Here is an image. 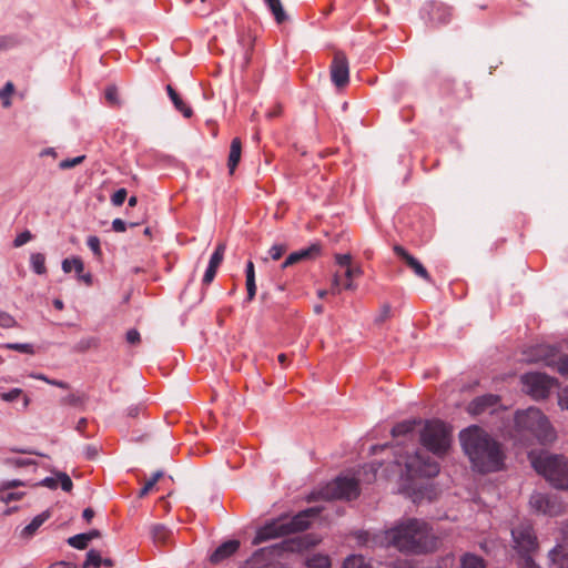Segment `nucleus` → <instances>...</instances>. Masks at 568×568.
<instances>
[{
  "label": "nucleus",
  "mask_w": 568,
  "mask_h": 568,
  "mask_svg": "<svg viewBox=\"0 0 568 568\" xmlns=\"http://www.w3.org/2000/svg\"><path fill=\"white\" fill-rule=\"evenodd\" d=\"M383 540L386 546L410 555L432 552L438 546V538L432 527L426 521L417 518H406L397 521L384 531Z\"/></svg>",
  "instance_id": "obj_1"
},
{
  "label": "nucleus",
  "mask_w": 568,
  "mask_h": 568,
  "mask_svg": "<svg viewBox=\"0 0 568 568\" xmlns=\"http://www.w3.org/2000/svg\"><path fill=\"white\" fill-rule=\"evenodd\" d=\"M464 453L469 458L473 468L479 473H490L501 469L504 453L500 444L479 426H469L459 434Z\"/></svg>",
  "instance_id": "obj_2"
},
{
  "label": "nucleus",
  "mask_w": 568,
  "mask_h": 568,
  "mask_svg": "<svg viewBox=\"0 0 568 568\" xmlns=\"http://www.w3.org/2000/svg\"><path fill=\"white\" fill-rule=\"evenodd\" d=\"M511 437L523 445H529L534 439L545 444L555 439V433L547 417L540 409L529 407L517 412L514 417Z\"/></svg>",
  "instance_id": "obj_3"
},
{
  "label": "nucleus",
  "mask_w": 568,
  "mask_h": 568,
  "mask_svg": "<svg viewBox=\"0 0 568 568\" xmlns=\"http://www.w3.org/2000/svg\"><path fill=\"white\" fill-rule=\"evenodd\" d=\"M322 511L321 507H311L300 511L294 517H280L261 527L253 539V545H260L270 539L303 531L308 528L311 520Z\"/></svg>",
  "instance_id": "obj_4"
},
{
  "label": "nucleus",
  "mask_w": 568,
  "mask_h": 568,
  "mask_svg": "<svg viewBox=\"0 0 568 568\" xmlns=\"http://www.w3.org/2000/svg\"><path fill=\"white\" fill-rule=\"evenodd\" d=\"M534 469L542 475L554 487L568 489V462L565 457L541 453L529 454Z\"/></svg>",
  "instance_id": "obj_5"
},
{
  "label": "nucleus",
  "mask_w": 568,
  "mask_h": 568,
  "mask_svg": "<svg viewBox=\"0 0 568 568\" xmlns=\"http://www.w3.org/2000/svg\"><path fill=\"white\" fill-rule=\"evenodd\" d=\"M420 440L428 452L443 456L450 446V429L440 420L427 422L420 434Z\"/></svg>",
  "instance_id": "obj_6"
},
{
  "label": "nucleus",
  "mask_w": 568,
  "mask_h": 568,
  "mask_svg": "<svg viewBox=\"0 0 568 568\" xmlns=\"http://www.w3.org/2000/svg\"><path fill=\"white\" fill-rule=\"evenodd\" d=\"M402 465V460H397ZM406 476L410 479L417 477H435L439 473V465L427 453L416 452L414 455H408L404 460Z\"/></svg>",
  "instance_id": "obj_7"
},
{
  "label": "nucleus",
  "mask_w": 568,
  "mask_h": 568,
  "mask_svg": "<svg viewBox=\"0 0 568 568\" xmlns=\"http://www.w3.org/2000/svg\"><path fill=\"white\" fill-rule=\"evenodd\" d=\"M318 495L323 499H354L359 495L358 481L353 477H337L323 487Z\"/></svg>",
  "instance_id": "obj_8"
},
{
  "label": "nucleus",
  "mask_w": 568,
  "mask_h": 568,
  "mask_svg": "<svg viewBox=\"0 0 568 568\" xmlns=\"http://www.w3.org/2000/svg\"><path fill=\"white\" fill-rule=\"evenodd\" d=\"M555 379L544 373H527L521 376L524 390L535 399L548 397Z\"/></svg>",
  "instance_id": "obj_9"
},
{
  "label": "nucleus",
  "mask_w": 568,
  "mask_h": 568,
  "mask_svg": "<svg viewBox=\"0 0 568 568\" xmlns=\"http://www.w3.org/2000/svg\"><path fill=\"white\" fill-rule=\"evenodd\" d=\"M515 548L520 555H528L538 548L537 537L528 521L519 523L511 529Z\"/></svg>",
  "instance_id": "obj_10"
},
{
  "label": "nucleus",
  "mask_w": 568,
  "mask_h": 568,
  "mask_svg": "<svg viewBox=\"0 0 568 568\" xmlns=\"http://www.w3.org/2000/svg\"><path fill=\"white\" fill-rule=\"evenodd\" d=\"M529 505L537 513L548 516H558L565 510V505L557 495L535 493L530 496Z\"/></svg>",
  "instance_id": "obj_11"
},
{
  "label": "nucleus",
  "mask_w": 568,
  "mask_h": 568,
  "mask_svg": "<svg viewBox=\"0 0 568 568\" xmlns=\"http://www.w3.org/2000/svg\"><path fill=\"white\" fill-rule=\"evenodd\" d=\"M535 362H544L546 366L554 367L559 374L568 377V355L557 356L556 349L551 346H539Z\"/></svg>",
  "instance_id": "obj_12"
},
{
  "label": "nucleus",
  "mask_w": 568,
  "mask_h": 568,
  "mask_svg": "<svg viewBox=\"0 0 568 568\" xmlns=\"http://www.w3.org/2000/svg\"><path fill=\"white\" fill-rule=\"evenodd\" d=\"M331 79L337 88H344L349 80L348 60L343 52L334 54L331 64Z\"/></svg>",
  "instance_id": "obj_13"
},
{
  "label": "nucleus",
  "mask_w": 568,
  "mask_h": 568,
  "mask_svg": "<svg viewBox=\"0 0 568 568\" xmlns=\"http://www.w3.org/2000/svg\"><path fill=\"white\" fill-rule=\"evenodd\" d=\"M322 252V246L320 243H313L306 248H302L300 251L291 253L285 261L282 263L281 268L285 270L291 267L297 263L314 260L320 256Z\"/></svg>",
  "instance_id": "obj_14"
},
{
  "label": "nucleus",
  "mask_w": 568,
  "mask_h": 568,
  "mask_svg": "<svg viewBox=\"0 0 568 568\" xmlns=\"http://www.w3.org/2000/svg\"><path fill=\"white\" fill-rule=\"evenodd\" d=\"M394 252L399 258H402L406 263V265L415 273L416 276L423 278L428 283H432V277L428 271L417 258L410 255L403 246L395 245Z\"/></svg>",
  "instance_id": "obj_15"
},
{
  "label": "nucleus",
  "mask_w": 568,
  "mask_h": 568,
  "mask_svg": "<svg viewBox=\"0 0 568 568\" xmlns=\"http://www.w3.org/2000/svg\"><path fill=\"white\" fill-rule=\"evenodd\" d=\"M225 250H226V244L224 242H221L217 244L215 251L211 255L209 266L203 276L204 285H209L213 282V280L216 275V271H217L219 266L221 265V263L223 262Z\"/></svg>",
  "instance_id": "obj_16"
},
{
  "label": "nucleus",
  "mask_w": 568,
  "mask_h": 568,
  "mask_svg": "<svg viewBox=\"0 0 568 568\" xmlns=\"http://www.w3.org/2000/svg\"><path fill=\"white\" fill-rule=\"evenodd\" d=\"M498 402L499 397L496 395L479 396L469 403L467 410L471 415H480L487 410L493 413Z\"/></svg>",
  "instance_id": "obj_17"
},
{
  "label": "nucleus",
  "mask_w": 568,
  "mask_h": 568,
  "mask_svg": "<svg viewBox=\"0 0 568 568\" xmlns=\"http://www.w3.org/2000/svg\"><path fill=\"white\" fill-rule=\"evenodd\" d=\"M240 548L239 540H227L220 545L210 556V561L212 564H220L221 561L227 559L233 554H235Z\"/></svg>",
  "instance_id": "obj_18"
},
{
  "label": "nucleus",
  "mask_w": 568,
  "mask_h": 568,
  "mask_svg": "<svg viewBox=\"0 0 568 568\" xmlns=\"http://www.w3.org/2000/svg\"><path fill=\"white\" fill-rule=\"evenodd\" d=\"M550 568H568V545L559 544L549 551Z\"/></svg>",
  "instance_id": "obj_19"
},
{
  "label": "nucleus",
  "mask_w": 568,
  "mask_h": 568,
  "mask_svg": "<svg viewBox=\"0 0 568 568\" xmlns=\"http://www.w3.org/2000/svg\"><path fill=\"white\" fill-rule=\"evenodd\" d=\"M241 154H242V142H241L240 138H234L231 142L230 154H229V160H227V166H229L231 174L234 173V171L241 160Z\"/></svg>",
  "instance_id": "obj_20"
},
{
  "label": "nucleus",
  "mask_w": 568,
  "mask_h": 568,
  "mask_svg": "<svg viewBox=\"0 0 568 568\" xmlns=\"http://www.w3.org/2000/svg\"><path fill=\"white\" fill-rule=\"evenodd\" d=\"M151 536L156 545H168L172 538V531L163 525H154L151 528Z\"/></svg>",
  "instance_id": "obj_21"
},
{
  "label": "nucleus",
  "mask_w": 568,
  "mask_h": 568,
  "mask_svg": "<svg viewBox=\"0 0 568 568\" xmlns=\"http://www.w3.org/2000/svg\"><path fill=\"white\" fill-rule=\"evenodd\" d=\"M247 301L251 302L256 295L255 268L252 261H248L245 270Z\"/></svg>",
  "instance_id": "obj_22"
},
{
  "label": "nucleus",
  "mask_w": 568,
  "mask_h": 568,
  "mask_svg": "<svg viewBox=\"0 0 568 568\" xmlns=\"http://www.w3.org/2000/svg\"><path fill=\"white\" fill-rule=\"evenodd\" d=\"M166 91L175 109L179 110L185 118H190L193 114V111L189 105L184 103L178 92L170 84L166 87Z\"/></svg>",
  "instance_id": "obj_23"
},
{
  "label": "nucleus",
  "mask_w": 568,
  "mask_h": 568,
  "mask_svg": "<svg viewBox=\"0 0 568 568\" xmlns=\"http://www.w3.org/2000/svg\"><path fill=\"white\" fill-rule=\"evenodd\" d=\"M50 510H45L40 515L36 516L31 520V523L23 528L22 535L26 537L32 536L44 524V521H47L50 518Z\"/></svg>",
  "instance_id": "obj_24"
},
{
  "label": "nucleus",
  "mask_w": 568,
  "mask_h": 568,
  "mask_svg": "<svg viewBox=\"0 0 568 568\" xmlns=\"http://www.w3.org/2000/svg\"><path fill=\"white\" fill-rule=\"evenodd\" d=\"M274 16L275 21L281 24L287 20V16L283 9L281 0H264Z\"/></svg>",
  "instance_id": "obj_25"
},
{
  "label": "nucleus",
  "mask_w": 568,
  "mask_h": 568,
  "mask_svg": "<svg viewBox=\"0 0 568 568\" xmlns=\"http://www.w3.org/2000/svg\"><path fill=\"white\" fill-rule=\"evenodd\" d=\"M31 267L34 273L42 275L47 273L45 256L42 253H33L30 256Z\"/></svg>",
  "instance_id": "obj_26"
},
{
  "label": "nucleus",
  "mask_w": 568,
  "mask_h": 568,
  "mask_svg": "<svg viewBox=\"0 0 568 568\" xmlns=\"http://www.w3.org/2000/svg\"><path fill=\"white\" fill-rule=\"evenodd\" d=\"M306 567L307 568H329L331 567V559L328 556L325 555H313L306 560Z\"/></svg>",
  "instance_id": "obj_27"
},
{
  "label": "nucleus",
  "mask_w": 568,
  "mask_h": 568,
  "mask_svg": "<svg viewBox=\"0 0 568 568\" xmlns=\"http://www.w3.org/2000/svg\"><path fill=\"white\" fill-rule=\"evenodd\" d=\"M62 270L65 273H70L74 270L80 275L84 270V265L79 257L65 258L62 261Z\"/></svg>",
  "instance_id": "obj_28"
},
{
  "label": "nucleus",
  "mask_w": 568,
  "mask_h": 568,
  "mask_svg": "<svg viewBox=\"0 0 568 568\" xmlns=\"http://www.w3.org/2000/svg\"><path fill=\"white\" fill-rule=\"evenodd\" d=\"M343 568H372L363 556L352 555L343 564Z\"/></svg>",
  "instance_id": "obj_29"
},
{
  "label": "nucleus",
  "mask_w": 568,
  "mask_h": 568,
  "mask_svg": "<svg viewBox=\"0 0 568 568\" xmlns=\"http://www.w3.org/2000/svg\"><path fill=\"white\" fill-rule=\"evenodd\" d=\"M462 568H485V564L480 557L467 554L462 558Z\"/></svg>",
  "instance_id": "obj_30"
},
{
  "label": "nucleus",
  "mask_w": 568,
  "mask_h": 568,
  "mask_svg": "<svg viewBox=\"0 0 568 568\" xmlns=\"http://www.w3.org/2000/svg\"><path fill=\"white\" fill-rule=\"evenodd\" d=\"M14 92V84L9 81L4 84V87L0 90V100L2 102L3 108H9L11 105V95Z\"/></svg>",
  "instance_id": "obj_31"
},
{
  "label": "nucleus",
  "mask_w": 568,
  "mask_h": 568,
  "mask_svg": "<svg viewBox=\"0 0 568 568\" xmlns=\"http://www.w3.org/2000/svg\"><path fill=\"white\" fill-rule=\"evenodd\" d=\"M162 477H163V471L162 470L155 471L152 475V477L145 481L144 486L142 487V489L139 493V496L140 497L146 496L153 489V487L159 481V479L162 478Z\"/></svg>",
  "instance_id": "obj_32"
},
{
  "label": "nucleus",
  "mask_w": 568,
  "mask_h": 568,
  "mask_svg": "<svg viewBox=\"0 0 568 568\" xmlns=\"http://www.w3.org/2000/svg\"><path fill=\"white\" fill-rule=\"evenodd\" d=\"M99 345V339L97 337H85V338H82L80 339L75 346H74V349L77 352H85L90 348H97Z\"/></svg>",
  "instance_id": "obj_33"
},
{
  "label": "nucleus",
  "mask_w": 568,
  "mask_h": 568,
  "mask_svg": "<svg viewBox=\"0 0 568 568\" xmlns=\"http://www.w3.org/2000/svg\"><path fill=\"white\" fill-rule=\"evenodd\" d=\"M101 564H102V559H101L100 552L94 549H91L87 554V559L83 562V568H89V567L99 568L101 566Z\"/></svg>",
  "instance_id": "obj_34"
},
{
  "label": "nucleus",
  "mask_w": 568,
  "mask_h": 568,
  "mask_svg": "<svg viewBox=\"0 0 568 568\" xmlns=\"http://www.w3.org/2000/svg\"><path fill=\"white\" fill-rule=\"evenodd\" d=\"M362 274V270L359 267H347L345 271L346 282L344 284L345 290H355V286L352 282V278L355 276H359Z\"/></svg>",
  "instance_id": "obj_35"
},
{
  "label": "nucleus",
  "mask_w": 568,
  "mask_h": 568,
  "mask_svg": "<svg viewBox=\"0 0 568 568\" xmlns=\"http://www.w3.org/2000/svg\"><path fill=\"white\" fill-rule=\"evenodd\" d=\"M89 538L84 534H79L68 539V544L77 549H85Z\"/></svg>",
  "instance_id": "obj_36"
},
{
  "label": "nucleus",
  "mask_w": 568,
  "mask_h": 568,
  "mask_svg": "<svg viewBox=\"0 0 568 568\" xmlns=\"http://www.w3.org/2000/svg\"><path fill=\"white\" fill-rule=\"evenodd\" d=\"M30 376L34 379H39V381H43L50 385H53V386H57V387H60V388H69V384L65 383V382H62V381H58V379H51L49 378L48 376H45L44 374H30Z\"/></svg>",
  "instance_id": "obj_37"
},
{
  "label": "nucleus",
  "mask_w": 568,
  "mask_h": 568,
  "mask_svg": "<svg viewBox=\"0 0 568 568\" xmlns=\"http://www.w3.org/2000/svg\"><path fill=\"white\" fill-rule=\"evenodd\" d=\"M3 347L20 353L33 354V346L31 344L7 343L3 345Z\"/></svg>",
  "instance_id": "obj_38"
},
{
  "label": "nucleus",
  "mask_w": 568,
  "mask_h": 568,
  "mask_svg": "<svg viewBox=\"0 0 568 568\" xmlns=\"http://www.w3.org/2000/svg\"><path fill=\"white\" fill-rule=\"evenodd\" d=\"M18 326L16 318L7 312L0 311V327L12 328Z\"/></svg>",
  "instance_id": "obj_39"
},
{
  "label": "nucleus",
  "mask_w": 568,
  "mask_h": 568,
  "mask_svg": "<svg viewBox=\"0 0 568 568\" xmlns=\"http://www.w3.org/2000/svg\"><path fill=\"white\" fill-rule=\"evenodd\" d=\"M85 400V397L83 395L79 394H69L68 396L63 397L61 399V404L69 405V406H79L82 405Z\"/></svg>",
  "instance_id": "obj_40"
},
{
  "label": "nucleus",
  "mask_w": 568,
  "mask_h": 568,
  "mask_svg": "<svg viewBox=\"0 0 568 568\" xmlns=\"http://www.w3.org/2000/svg\"><path fill=\"white\" fill-rule=\"evenodd\" d=\"M58 485L60 484L62 490L69 493L73 488V483L68 474L65 473H58Z\"/></svg>",
  "instance_id": "obj_41"
},
{
  "label": "nucleus",
  "mask_w": 568,
  "mask_h": 568,
  "mask_svg": "<svg viewBox=\"0 0 568 568\" xmlns=\"http://www.w3.org/2000/svg\"><path fill=\"white\" fill-rule=\"evenodd\" d=\"M286 251H287V246L285 244H274L268 250V254L272 260L277 261L284 255V253Z\"/></svg>",
  "instance_id": "obj_42"
},
{
  "label": "nucleus",
  "mask_w": 568,
  "mask_h": 568,
  "mask_svg": "<svg viewBox=\"0 0 568 568\" xmlns=\"http://www.w3.org/2000/svg\"><path fill=\"white\" fill-rule=\"evenodd\" d=\"M128 192L125 189H119L114 194L111 196V202L114 206H121L125 199H126Z\"/></svg>",
  "instance_id": "obj_43"
},
{
  "label": "nucleus",
  "mask_w": 568,
  "mask_h": 568,
  "mask_svg": "<svg viewBox=\"0 0 568 568\" xmlns=\"http://www.w3.org/2000/svg\"><path fill=\"white\" fill-rule=\"evenodd\" d=\"M84 158H85L84 155H80V156H77V158H73V159L63 160V161L60 162L59 166L62 170L74 168L78 164L82 163Z\"/></svg>",
  "instance_id": "obj_44"
},
{
  "label": "nucleus",
  "mask_w": 568,
  "mask_h": 568,
  "mask_svg": "<svg viewBox=\"0 0 568 568\" xmlns=\"http://www.w3.org/2000/svg\"><path fill=\"white\" fill-rule=\"evenodd\" d=\"M105 99L111 105H118L119 104L118 89L113 85L108 87L105 90Z\"/></svg>",
  "instance_id": "obj_45"
},
{
  "label": "nucleus",
  "mask_w": 568,
  "mask_h": 568,
  "mask_svg": "<svg viewBox=\"0 0 568 568\" xmlns=\"http://www.w3.org/2000/svg\"><path fill=\"white\" fill-rule=\"evenodd\" d=\"M32 239V234L30 231H24L22 233H20L13 241V246L14 247H20L22 245H24L26 243H28L30 240Z\"/></svg>",
  "instance_id": "obj_46"
},
{
  "label": "nucleus",
  "mask_w": 568,
  "mask_h": 568,
  "mask_svg": "<svg viewBox=\"0 0 568 568\" xmlns=\"http://www.w3.org/2000/svg\"><path fill=\"white\" fill-rule=\"evenodd\" d=\"M88 246L90 250L94 253V255L100 256L101 255V247H100V240L98 236H89L87 241Z\"/></svg>",
  "instance_id": "obj_47"
},
{
  "label": "nucleus",
  "mask_w": 568,
  "mask_h": 568,
  "mask_svg": "<svg viewBox=\"0 0 568 568\" xmlns=\"http://www.w3.org/2000/svg\"><path fill=\"white\" fill-rule=\"evenodd\" d=\"M22 394V389L21 388H12L11 390L9 392H6V393H1L0 394V397L2 400L4 402H13L14 399H17L20 395Z\"/></svg>",
  "instance_id": "obj_48"
},
{
  "label": "nucleus",
  "mask_w": 568,
  "mask_h": 568,
  "mask_svg": "<svg viewBox=\"0 0 568 568\" xmlns=\"http://www.w3.org/2000/svg\"><path fill=\"white\" fill-rule=\"evenodd\" d=\"M335 261H336V263H337L339 266H345L346 268H347V267H352V266H351V262H352V256H351V254H336V255H335Z\"/></svg>",
  "instance_id": "obj_49"
},
{
  "label": "nucleus",
  "mask_w": 568,
  "mask_h": 568,
  "mask_svg": "<svg viewBox=\"0 0 568 568\" xmlns=\"http://www.w3.org/2000/svg\"><path fill=\"white\" fill-rule=\"evenodd\" d=\"M126 342L132 345H136L141 341L140 333L136 329H129L126 332Z\"/></svg>",
  "instance_id": "obj_50"
},
{
  "label": "nucleus",
  "mask_w": 568,
  "mask_h": 568,
  "mask_svg": "<svg viewBox=\"0 0 568 568\" xmlns=\"http://www.w3.org/2000/svg\"><path fill=\"white\" fill-rule=\"evenodd\" d=\"M23 496V493H6V490H1V499L4 503H10L12 500H18Z\"/></svg>",
  "instance_id": "obj_51"
},
{
  "label": "nucleus",
  "mask_w": 568,
  "mask_h": 568,
  "mask_svg": "<svg viewBox=\"0 0 568 568\" xmlns=\"http://www.w3.org/2000/svg\"><path fill=\"white\" fill-rule=\"evenodd\" d=\"M7 463H9L16 467H24V466L34 464V462L29 458H13V459H8Z\"/></svg>",
  "instance_id": "obj_52"
},
{
  "label": "nucleus",
  "mask_w": 568,
  "mask_h": 568,
  "mask_svg": "<svg viewBox=\"0 0 568 568\" xmlns=\"http://www.w3.org/2000/svg\"><path fill=\"white\" fill-rule=\"evenodd\" d=\"M412 430V426L409 424H398L396 425L392 433L394 436H398V435H405L406 433L410 432Z\"/></svg>",
  "instance_id": "obj_53"
},
{
  "label": "nucleus",
  "mask_w": 568,
  "mask_h": 568,
  "mask_svg": "<svg viewBox=\"0 0 568 568\" xmlns=\"http://www.w3.org/2000/svg\"><path fill=\"white\" fill-rule=\"evenodd\" d=\"M38 485L39 486L48 487L50 489H55L58 487V476H55V477H45Z\"/></svg>",
  "instance_id": "obj_54"
},
{
  "label": "nucleus",
  "mask_w": 568,
  "mask_h": 568,
  "mask_svg": "<svg viewBox=\"0 0 568 568\" xmlns=\"http://www.w3.org/2000/svg\"><path fill=\"white\" fill-rule=\"evenodd\" d=\"M521 567L523 568H540L532 558L528 555H521Z\"/></svg>",
  "instance_id": "obj_55"
},
{
  "label": "nucleus",
  "mask_w": 568,
  "mask_h": 568,
  "mask_svg": "<svg viewBox=\"0 0 568 568\" xmlns=\"http://www.w3.org/2000/svg\"><path fill=\"white\" fill-rule=\"evenodd\" d=\"M112 229L118 233L124 232L126 230V223L121 219H115L112 222Z\"/></svg>",
  "instance_id": "obj_56"
},
{
  "label": "nucleus",
  "mask_w": 568,
  "mask_h": 568,
  "mask_svg": "<svg viewBox=\"0 0 568 568\" xmlns=\"http://www.w3.org/2000/svg\"><path fill=\"white\" fill-rule=\"evenodd\" d=\"M22 485H23V483L21 480H18V479L3 481L1 484V490H8V489H11V488H16V487L22 486Z\"/></svg>",
  "instance_id": "obj_57"
},
{
  "label": "nucleus",
  "mask_w": 568,
  "mask_h": 568,
  "mask_svg": "<svg viewBox=\"0 0 568 568\" xmlns=\"http://www.w3.org/2000/svg\"><path fill=\"white\" fill-rule=\"evenodd\" d=\"M559 404L562 408L568 409V387H565L559 395Z\"/></svg>",
  "instance_id": "obj_58"
},
{
  "label": "nucleus",
  "mask_w": 568,
  "mask_h": 568,
  "mask_svg": "<svg viewBox=\"0 0 568 568\" xmlns=\"http://www.w3.org/2000/svg\"><path fill=\"white\" fill-rule=\"evenodd\" d=\"M390 316V307L388 305H384L379 316L376 318V322H384Z\"/></svg>",
  "instance_id": "obj_59"
},
{
  "label": "nucleus",
  "mask_w": 568,
  "mask_h": 568,
  "mask_svg": "<svg viewBox=\"0 0 568 568\" xmlns=\"http://www.w3.org/2000/svg\"><path fill=\"white\" fill-rule=\"evenodd\" d=\"M341 292V278L337 274L334 275L331 293L338 294Z\"/></svg>",
  "instance_id": "obj_60"
},
{
  "label": "nucleus",
  "mask_w": 568,
  "mask_h": 568,
  "mask_svg": "<svg viewBox=\"0 0 568 568\" xmlns=\"http://www.w3.org/2000/svg\"><path fill=\"white\" fill-rule=\"evenodd\" d=\"M48 568H77V566L70 562L59 561L50 565Z\"/></svg>",
  "instance_id": "obj_61"
},
{
  "label": "nucleus",
  "mask_w": 568,
  "mask_h": 568,
  "mask_svg": "<svg viewBox=\"0 0 568 568\" xmlns=\"http://www.w3.org/2000/svg\"><path fill=\"white\" fill-rule=\"evenodd\" d=\"M559 531L564 539H568V520H565L560 524Z\"/></svg>",
  "instance_id": "obj_62"
},
{
  "label": "nucleus",
  "mask_w": 568,
  "mask_h": 568,
  "mask_svg": "<svg viewBox=\"0 0 568 568\" xmlns=\"http://www.w3.org/2000/svg\"><path fill=\"white\" fill-rule=\"evenodd\" d=\"M82 516L87 521H90L94 517V510L92 508H85Z\"/></svg>",
  "instance_id": "obj_63"
},
{
  "label": "nucleus",
  "mask_w": 568,
  "mask_h": 568,
  "mask_svg": "<svg viewBox=\"0 0 568 568\" xmlns=\"http://www.w3.org/2000/svg\"><path fill=\"white\" fill-rule=\"evenodd\" d=\"M87 423H88L87 418H81V419L78 422V424H77V430H78V432H80V433H82V432H83V429H84V428H85V426H87Z\"/></svg>",
  "instance_id": "obj_64"
}]
</instances>
